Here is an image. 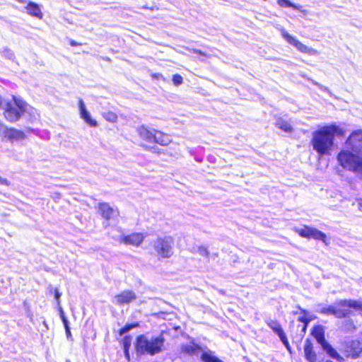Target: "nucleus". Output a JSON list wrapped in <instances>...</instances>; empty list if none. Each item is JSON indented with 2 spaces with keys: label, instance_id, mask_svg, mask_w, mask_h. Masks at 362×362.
Listing matches in <instances>:
<instances>
[{
  "label": "nucleus",
  "instance_id": "nucleus-1",
  "mask_svg": "<svg viewBox=\"0 0 362 362\" xmlns=\"http://www.w3.org/2000/svg\"><path fill=\"white\" fill-rule=\"evenodd\" d=\"M349 149L341 150L337 155L339 164L362 180V130L353 132L345 142Z\"/></svg>",
  "mask_w": 362,
  "mask_h": 362
},
{
  "label": "nucleus",
  "instance_id": "nucleus-2",
  "mask_svg": "<svg viewBox=\"0 0 362 362\" xmlns=\"http://www.w3.org/2000/svg\"><path fill=\"white\" fill-rule=\"evenodd\" d=\"M346 130L336 124L324 126L313 133L311 144L320 156H329L334 148L335 136H342Z\"/></svg>",
  "mask_w": 362,
  "mask_h": 362
},
{
  "label": "nucleus",
  "instance_id": "nucleus-3",
  "mask_svg": "<svg viewBox=\"0 0 362 362\" xmlns=\"http://www.w3.org/2000/svg\"><path fill=\"white\" fill-rule=\"evenodd\" d=\"M0 107L3 110L4 118L10 122L18 121L25 113L35 115L36 112V110L23 100L16 96L4 100L1 98Z\"/></svg>",
  "mask_w": 362,
  "mask_h": 362
},
{
  "label": "nucleus",
  "instance_id": "nucleus-4",
  "mask_svg": "<svg viewBox=\"0 0 362 362\" xmlns=\"http://www.w3.org/2000/svg\"><path fill=\"white\" fill-rule=\"evenodd\" d=\"M165 339L162 334L148 337L141 334L136 338L135 348L137 354L156 355L163 351Z\"/></svg>",
  "mask_w": 362,
  "mask_h": 362
},
{
  "label": "nucleus",
  "instance_id": "nucleus-5",
  "mask_svg": "<svg viewBox=\"0 0 362 362\" xmlns=\"http://www.w3.org/2000/svg\"><path fill=\"white\" fill-rule=\"evenodd\" d=\"M174 240L170 236L158 237L153 242V247L157 255L161 258H169L173 254Z\"/></svg>",
  "mask_w": 362,
  "mask_h": 362
},
{
  "label": "nucleus",
  "instance_id": "nucleus-6",
  "mask_svg": "<svg viewBox=\"0 0 362 362\" xmlns=\"http://www.w3.org/2000/svg\"><path fill=\"white\" fill-rule=\"evenodd\" d=\"M282 37L290 45L295 47L299 52L309 55H317L319 54L317 50L309 47L303 44L298 39L291 35L285 29L281 28L280 30Z\"/></svg>",
  "mask_w": 362,
  "mask_h": 362
},
{
  "label": "nucleus",
  "instance_id": "nucleus-7",
  "mask_svg": "<svg viewBox=\"0 0 362 362\" xmlns=\"http://www.w3.org/2000/svg\"><path fill=\"white\" fill-rule=\"evenodd\" d=\"M0 136L10 142L21 141L26 138L25 134L15 128H8L3 125L0 126Z\"/></svg>",
  "mask_w": 362,
  "mask_h": 362
},
{
  "label": "nucleus",
  "instance_id": "nucleus-8",
  "mask_svg": "<svg viewBox=\"0 0 362 362\" xmlns=\"http://www.w3.org/2000/svg\"><path fill=\"white\" fill-rule=\"evenodd\" d=\"M136 298L135 292L132 290H124L112 298V303L118 306H123L134 302Z\"/></svg>",
  "mask_w": 362,
  "mask_h": 362
},
{
  "label": "nucleus",
  "instance_id": "nucleus-9",
  "mask_svg": "<svg viewBox=\"0 0 362 362\" xmlns=\"http://www.w3.org/2000/svg\"><path fill=\"white\" fill-rule=\"evenodd\" d=\"M296 231L301 237L307 238H314L315 240H320L325 243L326 235L324 233L315 228H313L308 226H304L303 228L296 229Z\"/></svg>",
  "mask_w": 362,
  "mask_h": 362
},
{
  "label": "nucleus",
  "instance_id": "nucleus-10",
  "mask_svg": "<svg viewBox=\"0 0 362 362\" xmlns=\"http://www.w3.org/2000/svg\"><path fill=\"white\" fill-rule=\"evenodd\" d=\"M112 238L125 245L139 246L143 242L144 236L142 233H135L129 235H122L119 237L112 235Z\"/></svg>",
  "mask_w": 362,
  "mask_h": 362
},
{
  "label": "nucleus",
  "instance_id": "nucleus-11",
  "mask_svg": "<svg viewBox=\"0 0 362 362\" xmlns=\"http://www.w3.org/2000/svg\"><path fill=\"white\" fill-rule=\"evenodd\" d=\"M98 209L101 216L106 220L113 219L119 215L117 209L111 207L107 203H100Z\"/></svg>",
  "mask_w": 362,
  "mask_h": 362
},
{
  "label": "nucleus",
  "instance_id": "nucleus-12",
  "mask_svg": "<svg viewBox=\"0 0 362 362\" xmlns=\"http://www.w3.org/2000/svg\"><path fill=\"white\" fill-rule=\"evenodd\" d=\"M78 110L80 117L85 121V122H86L90 127H95L98 126V122L96 120L91 118V116L89 112L87 110L85 103L82 99H79L78 100Z\"/></svg>",
  "mask_w": 362,
  "mask_h": 362
},
{
  "label": "nucleus",
  "instance_id": "nucleus-13",
  "mask_svg": "<svg viewBox=\"0 0 362 362\" xmlns=\"http://www.w3.org/2000/svg\"><path fill=\"white\" fill-rule=\"evenodd\" d=\"M267 325L279 336L285 346L289 349V344L287 337L283 331L281 325L277 321L269 320L267 322Z\"/></svg>",
  "mask_w": 362,
  "mask_h": 362
},
{
  "label": "nucleus",
  "instance_id": "nucleus-14",
  "mask_svg": "<svg viewBox=\"0 0 362 362\" xmlns=\"http://www.w3.org/2000/svg\"><path fill=\"white\" fill-rule=\"evenodd\" d=\"M154 129H148L147 127L144 125H141L137 127L136 132L143 140L152 143L153 140V136L155 133Z\"/></svg>",
  "mask_w": 362,
  "mask_h": 362
},
{
  "label": "nucleus",
  "instance_id": "nucleus-15",
  "mask_svg": "<svg viewBox=\"0 0 362 362\" xmlns=\"http://www.w3.org/2000/svg\"><path fill=\"white\" fill-rule=\"evenodd\" d=\"M153 134L154 136L152 143H156L160 146H165L170 144L172 141L171 136L163 132L156 129L155 133Z\"/></svg>",
  "mask_w": 362,
  "mask_h": 362
},
{
  "label": "nucleus",
  "instance_id": "nucleus-16",
  "mask_svg": "<svg viewBox=\"0 0 362 362\" xmlns=\"http://www.w3.org/2000/svg\"><path fill=\"white\" fill-rule=\"evenodd\" d=\"M312 335L322 346L327 343L325 339V331L322 326L314 327L312 331Z\"/></svg>",
  "mask_w": 362,
  "mask_h": 362
},
{
  "label": "nucleus",
  "instance_id": "nucleus-17",
  "mask_svg": "<svg viewBox=\"0 0 362 362\" xmlns=\"http://www.w3.org/2000/svg\"><path fill=\"white\" fill-rule=\"evenodd\" d=\"M304 353L306 359L309 362H316L317 356L315 353L313 351V345L311 342L307 339L304 346Z\"/></svg>",
  "mask_w": 362,
  "mask_h": 362
},
{
  "label": "nucleus",
  "instance_id": "nucleus-18",
  "mask_svg": "<svg viewBox=\"0 0 362 362\" xmlns=\"http://www.w3.org/2000/svg\"><path fill=\"white\" fill-rule=\"evenodd\" d=\"M27 13L40 19L42 18V13L38 4L34 2H29L25 7Z\"/></svg>",
  "mask_w": 362,
  "mask_h": 362
},
{
  "label": "nucleus",
  "instance_id": "nucleus-19",
  "mask_svg": "<svg viewBox=\"0 0 362 362\" xmlns=\"http://www.w3.org/2000/svg\"><path fill=\"white\" fill-rule=\"evenodd\" d=\"M277 4L281 7H291L294 9L299 10L304 14L308 13V11L303 9V7L300 5H296L295 4H293L289 0H277Z\"/></svg>",
  "mask_w": 362,
  "mask_h": 362
},
{
  "label": "nucleus",
  "instance_id": "nucleus-20",
  "mask_svg": "<svg viewBox=\"0 0 362 362\" xmlns=\"http://www.w3.org/2000/svg\"><path fill=\"white\" fill-rule=\"evenodd\" d=\"M322 349L333 358L337 359L339 361L343 360V358L337 353V351L333 349L329 343L323 344Z\"/></svg>",
  "mask_w": 362,
  "mask_h": 362
},
{
  "label": "nucleus",
  "instance_id": "nucleus-21",
  "mask_svg": "<svg viewBox=\"0 0 362 362\" xmlns=\"http://www.w3.org/2000/svg\"><path fill=\"white\" fill-rule=\"evenodd\" d=\"M275 124L278 128L281 129L285 132L290 133L293 131L292 126L281 118L277 119Z\"/></svg>",
  "mask_w": 362,
  "mask_h": 362
},
{
  "label": "nucleus",
  "instance_id": "nucleus-22",
  "mask_svg": "<svg viewBox=\"0 0 362 362\" xmlns=\"http://www.w3.org/2000/svg\"><path fill=\"white\" fill-rule=\"evenodd\" d=\"M320 313L325 314H332L337 317V315H340L341 313L337 311L336 303L334 305H329L327 308H324L320 310Z\"/></svg>",
  "mask_w": 362,
  "mask_h": 362
},
{
  "label": "nucleus",
  "instance_id": "nucleus-23",
  "mask_svg": "<svg viewBox=\"0 0 362 362\" xmlns=\"http://www.w3.org/2000/svg\"><path fill=\"white\" fill-rule=\"evenodd\" d=\"M341 328L344 331L349 332L356 329L352 320L348 319L341 322Z\"/></svg>",
  "mask_w": 362,
  "mask_h": 362
},
{
  "label": "nucleus",
  "instance_id": "nucleus-24",
  "mask_svg": "<svg viewBox=\"0 0 362 362\" xmlns=\"http://www.w3.org/2000/svg\"><path fill=\"white\" fill-rule=\"evenodd\" d=\"M199 349V346L194 344L185 345V346H182V350L183 352H185V353H187L189 354H195Z\"/></svg>",
  "mask_w": 362,
  "mask_h": 362
},
{
  "label": "nucleus",
  "instance_id": "nucleus-25",
  "mask_svg": "<svg viewBox=\"0 0 362 362\" xmlns=\"http://www.w3.org/2000/svg\"><path fill=\"white\" fill-rule=\"evenodd\" d=\"M103 118L110 122H116L117 120V115L112 112H105L103 113Z\"/></svg>",
  "mask_w": 362,
  "mask_h": 362
},
{
  "label": "nucleus",
  "instance_id": "nucleus-26",
  "mask_svg": "<svg viewBox=\"0 0 362 362\" xmlns=\"http://www.w3.org/2000/svg\"><path fill=\"white\" fill-rule=\"evenodd\" d=\"M49 291L54 293V298H55L56 302H57V306H59V305H60V297L62 296V293L59 291L58 288H53L52 287H50Z\"/></svg>",
  "mask_w": 362,
  "mask_h": 362
},
{
  "label": "nucleus",
  "instance_id": "nucleus-27",
  "mask_svg": "<svg viewBox=\"0 0 362 362\" xmlns=\"http://www.w3.org/2000/svg\"><path fill=\"white\" fill-rule=\"evenodd\" d=\"M124 349H129L132 343V337L129 336H126L124 337L122 340Z\"/></svg>",
  "mask_w": 362,
  "mask_h": 362
},
{
  "label": "nucleus",
  "instance_id": "nucleus-28",
  "mask_svg": "<svg viewBox=\"0 0 362 362\" xmlns=\"http://www.w3.org/2000/svg\"><path fill=\"white\" fill-rule=\"evenodd\" d=\"M182 77L179 74H175L173 76V82L175 86H179L182 83Z\"/></svg>",
  "mask_w": 362,
  "mask_h": 362
},
{
  "label": "nucleus",
  "instance_id": "nucleus-29",
  "mask_svg": "<svg viewBox=\"0 0 362 362\" xmlns=\"http://www.w3.org/2000/svg\"><path fill=\"white\" fill-rule=\"evenodd\" d=\"M136 326H137V325H125L124 327H122L119 330V334L120 335H123L125 333H127V332H129L131 329H132L133 327H135Z\"/></svg>",
  "mask_w": 362,
  "mask_h": 362
},
{
  "label": "nucleus",
  "instance_id": "nucleus-30",
  "mask_svg": "<svg viewBox=\"0 0 362 362\" xmlns=\"http://www.w3.org/2000/svg\"><path fill=\"white\" fill-rule=\"evenodd\" d=\"M136 326H137V325H125L124 327H122L119 330V334L120 335H123L125 333H127V332H129L131 329H132L133 327H135Z\"/></svg>",
  "mask_w": 362,
  "mask_h": 362
},
{
  "label": "nucleus",
  "instance_id": "nucleus-31",
  "mask_svg": "<svg viewBox=\"0 0 362 362\" xmlns=\"http://www.w3.org/2000/svg\"><path fill=\"white\" fill-rule=\"evenodd\" d=\"M300 310L303 313V315L300 317L298 318V320L303 322L304 324H308V322L312 320L311 317L310 318H308L306 316H305V310H303L301 308H300Z\"/></svg>",
  "mask_w": 362,
  "mask_h": 362
},
{
  "label": "nucleus",
  "instance_id": "nucleus-32",
  "mask_svg": "<svg viewBox=\"0 0 362 362\" xmlns=\"http://www.w3.org/2000/svg\"><path fill=\"white\" fill-rule=\"evenodd\" d=\"M198 252L200 255L203 257H208L209 256V252L207 249L204 247H199L198 249Z\"/></svg>",
  "mask_w": 362,
  "mask_h": 362
},
{
  "label": "nucleus",
  "instance_id": "nucleus-33",
  "mask_svg": "<svg viewBox=\"0 0 362 362\" xmlns=\"http://www.w3.org/2000/svg\"><path fill=\"white\" fill-rule=\"evenodd\" d=\"M57 308H58V310H59L61 319L62 318H64L65 317V315H64V310H63V309H62V308L61 306V304L59 305V306H57Z\"/></svg>",
  "mask_w": 362,
  "mask_h": 362
},
{
  "label": "nucleus",
  "instance_id": "nucleus-34",
  "mask_svg": "<svg viewBox=\"0 0 362 362\" xmlns=\"http://www.w3.org/2000/svg\"><path fill=\"white\" fill-rule=\"evenodd\" d=\"M62 320L63 322L65 329H66L67 328H69V322H68L67 319L66 318V317L64 318H62Z\"/></svg>",
  "mask_w": 362,
  "mask_h": 362
},
{
  "label": "nucleus",
  "instance_id": "nucleus-35",
  "mask_svg": "<svg viewBox=\"0 0 362 362\" xmlns=\"http://www.w3.org/2000/svg\"><path fill=\"white\" fill-rule=\"evenodd\" d=\"M0 185H8V180L5 178H3L0 176Z\"/></svg>",
  "mask_w": 362,
  "mask_h": 362
},
{
  "label": "nucleus",
  "instance_id": "nucleus-36",
  "mask_svg": "<svg viewBox=\"0 0 362 362\" xmlns=\"http://www.w3.org/2000/svg\"><path fill=\"white\" fill-rule=\"evenodd\" d=\"M149 150L151 151L153 153H160V149L156 148V147H151V148H149Z\"/></svg>",
  "mask_w": 362,
  "mask_h": 362
},
{
  "label": "nucleus",
  "instance_id": "nucleus-37",
  "mask_svg": "<svg viewBox=\"0 0 362 362\" xmlns=\"http://www.w3.org/2000/svg\"><path fill=\"white\" fill-rule=\"evenodd\" d=\"M124 356L126 357V358L129 361L130 359V356H129V349H124Z\"/></svg>",
  "mask_w": 362,
  "mask_h": 362
},
{
  "label": "nucleus",
  "instance_id": "nucleus-38",
  "mask_svg": "<svg viewBox=\"0 0 362 362\" xmlns=\"http://www.w3.org/2000/svg\"><path fill=\"white\" fill-rule=\"evenodd\" d=\"M66 334L67 338L71 337V334L70 328H67L66 329Z\"/></svg>",
  "mask_w": 362,
  "mask_h": 362
},
{
  "label": "nucleus",
  "instance_id": "nucleus-39",
  "mask_svg": "<svg viewBox=\"0 0 362 362\" xmlns=\"http://www.w3.org/2000/svg\"><path fill=\"white\" fill-rule=\"evenodd\" d=\"M358 205L359 210L362 211V199L358 200Z\"/></svg>",
  "mask_w": 362,
  "mask_h": 362
},
{
  "label": "nucleus",
  "instance_id": "nucleus-40",
  "mask_svg": "<svg viewBox=\"0 0 362 362\" xmlns=\"http://www.w3.org/2000/svg\"><path fill=\"white\" fill-rule=\"evenodd\" d=\"M194 53H197V54H199L202 56H206L204 53L202 52L200 50H198V49H194Z\"/></svg>",
  "mask_w": 362,
  "mask_h": 362
},
{
  "label": "nucleus",
  "instance_id": "nucleus-41",
  "mask_svg": "<svg viewBox=\"0 0 362 362\" xmlns=\"http://www.w3.org/2000/svg\"><path fill=\"white\" fill-rule=\"evenodd\" d=\"M70 45H71V46H77V45H78L79 44H78V42H76L74 41V40H71V41L70 42Z\"/></svg>",
  "mask_w": 362,
  "mask_h": 362
},
{
  "label": "nucleus",
  "instance_id": "nucleus-42",
  "mask_svg": "<svg viewBox=\"0 0 362 362\" xmlns=\"http://www.w3.org/2000/svg\"><path fill=\"white\" fill-rule=\"evenodd\" d=\"M307 326H308V324H304V326H303V329H302V331L303 332H305Z\"/></svg>",
  "mask_w": 362,
  "mask_h": 362
},
{
  "label": "nucleus",
  "instance_id": "nucleus-43",
  "mask_svg": "<svg viewBox=\"0 0 362 362\" xmlns=\"http://www.w3.org/2000/svg\"><path fill=\"white\" fill-rule=\"evenodd\" d=\"M43 325L46 327V329H48L47 324V322L45 321L43 322Z\"/></svg>",
  "mask_w": 362,
  "mask_h": 362
},
{
  "label": "nucleus",
  "instance_id": "nucleus-44",
  "mask_svg": "<svg viewBox=\"0 0 362 362\" xmlns=\"http://www.w3.org/2000/svg\"><path fill=\"white\" fill-rule=\"evenodd\" d=\"M16 1L20 3H25L26 2V0H16Z\"/></svg>",
  "mask_w": 362,
  "mask_h": 362
},
{
  "label": "nucleus",
  "instance_id": "nucleus-45",
  "mask_svg": "<svg viewBox=\"0 0 362 362\" xmlns=\"http://www.w3.org/2000/svg\"><path fill=\"white\" fill-rule=\"evenodd\" d=\"M9 55H10L11 57H13V53H11V52H10V53H9Z\"/></svg>",
  "mask_w": 362,
  "mask_h": 362
}]
</instances>
